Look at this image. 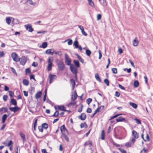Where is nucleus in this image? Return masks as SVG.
Instances as JSON below:
<instances>
[{
	"label": "nucleus",
	"instance_id": "f257e3e1",
	"mask_svg": "<svg viewBox=\"0 0 153 153\" xmlns=\"http://www.w3.org/2000/svg\"><path fill=\"white\" fill-rule=\"evenodd\" d=\"M60 130L61 131L62 134L65 140L67 142L69 141V140L68 136L66 134L67 133L69 134V132L65 127L64 125L61 126L60 128Z\"/></svg>",
	"mask_w": 153,
	"mask_h": 153
},
{
	"label": "nucleus",
	"instance_id": "f03ea898",
	"mask_svg": "<svg viewBox=\"0 0 153 153\" xmlns=\"http://www.w3.org/2000/svg\"><path fill=\"white\" fill-rule=\"evenodd\" d=\"M53 59L52 57H49L48 59V63L47 66V71H49L52 70V67L53 64L52 62L53 61Z\"/></svg>",
	"mask_w": 153,
	"mask_h": 153
},
{
	"label": "nucleus",
	"instance_id": "7ed1b4c3",
	"mask_svg": "<svg viewBox=\"0 0 153 153\" xmlns=\"http://www.w3.org/2000/svg\"><path fill=\"white\" fill-rule=\"evenodd\" d=\"M132 135L133 137L131 139V141L134 143L136 140V139L138 138L139 137V135L136 131L133 130L131 132Z\"/></svg>",
	"mask_w": 153,
	"mask_h": 153
},
{
	"label": "nucleus",
	"instance_id": "20e7f679",
	"mask_svg": "<svg viewBox=\"0 0 153 153\" xmlns=\"http://www.w3.org/2000/svg\"><path fill=\"white\" fill-rule=\"evenodd\" d=\"M57 65L59 71H62L65 68V65L63 62L61 61H59L57 62Z\"/></svg>",
	"mask_w": 153,
	"mask_h": 153
},
{
	"label": "nucleus",
	"instance_id": "39448f33",
	"mask_svg": "<svg viewBox=\"0 0 153 153\" xmlns=\"http://www.w3.org/2000/svg\"><path fill=\"white\" fill-rule=\"evenodd\" d=\"M11 57L13 61L16 62L20 61V59H19V56L16 53H12Z\"/></svg>",
	"mask_w": 153,
	"mask_h": 153
},
{
	"label": "nucleus",
	"instance_id": "423d86ee",
	"mask_svg": "<svg viewBox=\"0 0 153 153\" xmlns=\"http://www.w3.org/2000/svg\"><path fill=\"white\" fill-rule=\"evenodd\" d=\"M65 62L66 64L68 65L71 66V65H73L72 64H71V59L68 58L66 53L65 54Z\"/></svg>",
	"mask_w": 153,
	"mask_h": 153
},
{
	"label": "nucleus",
	"instance_id": "0eeeda50",
	"mask_svg": "<svg viewBox=\"0 0 153 153\" xmlns=\"http://www.w3.org/2000/svg\"><path fill=\"white\" fill-rule=\"evenodd\" d=\"M19 59H20V61L21 64L22 65H25L27 62V58L25 56H22L21 58H19Z\"/></svg>",
	"mask_w": 153,
	"mask_h": 153
},
{
	"label": "nucleus",
	"instance_id": "6e6552de",
	"mask_svg": "<svg viewBox=\"0 0 153 153\" xmlns=\"http://www.w3.org/2000/svg\"><path fill=\"white\" fill-rule=\"evenodd\" d=\"M70 69L71 71L74 74H77V68L73 65H71Z\"/></svg>",
	"mask_w": 153,
	"mask_h": 153
},
{
	"label": "nucleus",
	"instance_id": "1a4fd4ad",
	"mask_svg": "<svg viewBox=\"0 0 153 153\" xmlns=\"http://www.w3.org/2000/svg\"><path fill=\"white\" fill-rule=\"evenodd\" d=\"M25 27H26L27 30L29 32H31L33 30V29L32 28V26L30 24H28L27 25H25Z\"/></svg>",
	"mask_w": 153,
	"mask_h": 153
},
{
	"label": "nucleus",
	"instance_id": "9d476101",
	"mask_svg": "<svg viewBox=\"0 0 153 153\" xmlns=\"http://www.w3.org/2000/svg\"><path fill=\"white\" fill-rule=\"evenodd\" d=\"M9 109L11 111L15 113L19 110L20 108L18 106H16L14 107H10Z\"/></svg>",
	"mask_w": 153,
	"mask_h": 153
},
{
	"label": "nucleus",
	"instance_id": "9b49d317",
	"mask_svg": "<svg viewBox=\"0 0 153 153\" xmlns=\"http://www.w3.org/2000/svg\"><path fill=\"white\" fill-rule=\"evenodd\" d=\"M77 95L76 91H75L73 93V95L71 97V100L72 101H74L77 98Z\"/></svg>",
	"mask_w": 153,
	"mask_h": 153
},
{
	"label": "nucleus",
	"instance_id": "f8f14e48",
	"mask_svg": "<svg viewBox=\"0 0 153 153\" xmlns=\"http://www.w3.org/2000/svg\"><path fill=\"white\" fill-rule=\"evenodd\" d=\"M54 51L52 49H48L46 50L45 53L47 54L53 55L54 53Z\"/></svg>",
	"mask_w": 153,
	"mask_h": 153
},
{
	"label": "nucleus",
	"instance_id": "ddd939ff",
	"mask_svg": "<svg viewBox=\"0 0 153 153\" xmlns=\"http://www.w3.org/2000/svg\"><path fill=\"white\" fill-rule=\"evenodd\" d=\"M104 106L101 105L100 106L98 107L97 109L94 112L96 113L98 112H100L104 109Z\"/></svg>",
	"mask_w": 153,
	"mask_h": 153
},
{
	"label": "nucleus",
	"instance_id": "4468645a",
	"mask_svg": "<svg viewBox=\"0 0 153 153\" xmlns=\"http://www.w3.org/2000/svg\"><path fill=\"white\" fill-rule=\"evenodd\" d=\"M78 118L82 120H84L86 118V114L84 113H82Z\"/></svg>",
	"mask_w": 153,
	"mask_h": 153
},
{
	"label": "nucleus",
	"instance_id": "2eb2a0df",
	"mask_svg": "<svg viewBox=\"0 0 153 153\" xmlns=\"http://www.w3.org/2000/svg\"><path fill=\"white\" fill-rule=\"evenodd\" d=\"M56 77V76L55 75H53L52 74H50L49 75V77L50 79V80H49V83H51V82H52L53 81V79H55L54 77Z\"/></svg>",
	"mask_w": 153,
	"mask_h": 153
},
{
	"label": "nucleus",
	"instance_id": "dca6fc26",
	"mask_svg": "<svg viewBox=\"0 0 153 153\" xmlns=\"http://www.w3.org/2000/svg\"><path fill=\"white\" fill-rule=\"evenodd\" d=\"M84 146H86L89 145V147L92 146V142L91 140H88L84 144Z\"/></svg>",
	"mask_w": 153,
	"mask_h": 153
},
{
	"label": "nucleus",
	"instance_id": "f3484780",
	"mask_svg": "<svg viewBox=\"0 0 153 153\" xmlns=\"http://www.w3.org/2000/svg\"><path fill=\"white\" fill-rule=\"evenodd\" d=\"M132 42L133 46H136L138 45L139 42L137 39V37H136L135 38Z\"/></svg>",
	"mask_w": 153,
	"mask_h": 153
},
{
	"label": "nucleus",
	"instance_id": "a211bd4d",
	"mask_svg": "<svg viewBox=\"0 0 153 153\" xmlns=\"http://www.w3.org/2000/svg\"><path fill=\"white\" fill-rule=\"evenodd\" d=\"M42 92L41 91L38 92L35 94V97L36 99L40 98L42 95Z\"/></svg>",
	"mask_w": 153,
	"mask_h": 153
},
{
	"label": "nucleus",
	"instance_id": "6ab92c4d",
	"mask_svg": "<svg viewBox=\"0 0 153 153\" xmlns=\"http://www.w3.org/2000/svg\"><path fill=\"white\" fill-rule=\"evenodd\" d=\"M70 83L72 84V89L73 90L74 89V88L75 87L76 83L75 80L74 79H71L70 80Z\"/></svg>",
	"mask_w": 153,
	"mask_h": 153
},
{
	"label": "nucleus",
	"instance_id": "aec40b11",
	"mask_svg": "<svg viewBox=\"0 0 153 153\" xmlns=\"http://www.w3.org/2000/svg\"><path fill=\"white\" fill-rule=\"evenodd\" d=\"M19 134L23 141H25L26 140L25 135L24 133L20 132H19Z\"/></svg>",
	"mask_w": 153,
	"mask_h": 153
},
{
	"label": "nucleus",
	"instance_id": "412c9836",
	"mask_svg": "<svg viewBox=\"0 0 153 153\" xmlns=\"http://www.w3.org/2000/svg\"><path fill=\"white\" fill-rule=\"evenodd\" d=\"M8 116L6 114H4L2 117V122L3 123H5L7 118L8 117Z\"/></svg>",
	"mask_w": 153,
	"mask_h": 153
},
{
	"label": "nucleus",
	"instance_id": "4be33fe9",
	"mask_svg": "<svg viewBox=\"0 0 153 153\" xmlns=\"http://www.w3.org/2000/svg\"><path fill=\"white\" fill-rule=\"evenodd\" d=\"M116 120L117 122L125 121L126 120L125 118H123L122 117H119Z\"/></svg>",
	"mask_w": 153,
	"mask_h": 153
},
{
	"label": "nucleus",
	"instance_id": "5701e85b",
	"mask_svg": "<svg viewBox=\"0 0 153 153\" xmlns=\"http://www.w3.org/2000/svg\"><path fill=\"white\" fill-rule=\"evenodd\" d=\"M7 109L5 107H2L0 108V112L5 113L7 112Z\"/></svg>",
	"mask_w": 153,
	"mask_h": 153
},
{
	"label": "nucleus",
	"instance_id": "b1692460",
	"mask_svg": "<svg viewBox=\"0 0 153 153\" xmlns=\"http://www.w3.org/2000/svg\"><path fill=\"white\" fill-rule=\"evenodd\" d=\"M95 77L96 79L99 82H101V79H100V76L98 74L96 73L95 75Z\"/></svg>",
	"mask_w": 153,
	"mask_h": 153
},
{
	"label": "nucleus",
	"instance_id": "393cba45",
	"mask_svg": "<svg viewBox=\"0 0 153 153\" xmlns=\"http://www.w3.org/2000/svg\"><path fill=\"white\" fill-rule=\"evenodd\" d=\"M58 108L61 110L66 111V108L64 105H58Z\"/></svg>",
	"mask_w": 153,
	"mask_h": 153
},
{
	"label": "nucleus",
	"instance_id": "a878e982",
	"mask_svg": "<svg viewBox=\"0 0 153 153\" xmlns=\"http://www.w3.org/2000/svg\"><path fill=\"white\" fill-rule=\"evenodd\" d=\"M87 1H88V4L90 6L94 8L95 7L94 3L92 0H87Z\"/></svg>",
	"mask_w": 153,
	"mask_h": 153
},
{
	"label": "nucleus",
	"instance_id": "bb28decb",
	"mask_svg": "<svg viewBox=\"0 0 153 153\" xmlns=\"http://www.w3.org/2000/svg\"><path fill=\"white\" fill-rule=\"evenodd\" d=\"M23 85L25 86H27L29 84V81L26 79H24L22 81Z\"/></svg>",
	"mask_w": 153,
	"mask_h": 153
},
{
	"label": "nucleus",
	"instance_id": "cd10ccee",
	"mask_svg": "<svg viewBox=\"0 0 153 153\" xmlns=\"http://www.w3.org/2000/svg\"><path fill=\"white\" fill-rule=\"evenodd\" d=\"M74 63L76 67L79 68L80 67V64L78 61L74 60Z\"/></svg>",
	"mask_w": 153,
	"mask_h": 153
},
{
	"label": "nucleus",
	"instance_id": "c85d7f7f",
	"mask_svg": "<svg viewBox=\"0 0 153 153\" xmlns=\"http://www.w3.org/2000/svg\"><path fill=\"white\" fill-rule=\"evenodd\" d=\"M105 137V133L104 131V130H102V131L101 133V139L102 140H104Z\"/></svg>",
	"mask_w": 153,
	"mask_h": 153
},
{
	"label": "nucleus",
	"instance_id": "c756f323",
	"mask_svg": "<svg viewBox=\"0 0 153 153\" xmlns=\"http://www.w3.org/2000/svg\"><path fill=\"white\" fill-rule=\"evenodd\" d=\"M11 102L12 104L16 106L17 105V103L16 100L14 99H12L11 100Z\"/></svg>",
	"mask_w": 153,
	"mask_h": 153
},
{
	"label": "nucleus",
	"instance_id": "7c9ffc66",
	"mask_svg": "<svg viewBox=\"0 0 153 153\" xmlns=\"http://www.w3.org/2000/svg\"><path fill=\"white\" fill-rule=\"evenodd\" d=\"M130 105L132 107L134 108H136L137 107V105L134 103L132 102H130L129 103Z\"/></svg>",
	"mask_w": 153,
	"mask_h": 153
},
{
	"label": "nucleus",
	"instance_id": "2f4dec72",
	"mask_svg": "<svg viewBox=\"0 0 153 153\" xmlns=\"http://www.w3.org/2000/svg\"><path fill=\"white\" fill-rule=\"evenodd\" d=\"M139 85V83L137 80L135 81L134 83V87L137 88L138 86Z\"/></svg>",
	"mask_w": 153,
	"mask_h": 153
},
{
	"label": "nucleus",
	"instance_id": "473e14b6",
	"mask_svg": "<svg viewBox=\"0 0 153 153\" xmlns=\"http://www.w3.org/2000/svg\"><path fill=\"white\" fill-rule=\"evenodd\" d=\"M73 45L75 46V47L77 48L79 47L78 42L77 40L75 41Z\"/></svg>",
	"mask_w": 153,
	"mask_h": 153
},
{
	"label": "nucleus",
	"instance_id": "72a5a7b5",
	"mask_svg": "<svg viewBox=\"0 0 153 153\" xmlns=\"http://www.w3.org/2000/svg\"><path fill=\"white\" fill-rule=\"evenodd\" d=\"M6 22L8 25H10L11 23V20L10 17H8L6 18Z\"/></svg>",
	"mask_w": 153,
	"mask_h": 153
},
{
	"label": "nucleus",
	"instance_id": "f704fd0d",
	"mask_svg": "<svg viewBox=\"0 0 153 153\" xmlns=\"http://www.w3.org/2000/svg\"><path fill=\"white\" fill-rule=\"evenodd\" d=\"M42 126L43 127V128H44L45 129H47L48 128V125L46 123H43Z\"/></svg>",
	"mask_w": 153,
	"mask_h": 153
},
{
	"label": "nucleus",
	"instance_id": "c9c22d12",
	"mask_svg": "<svg viewBox=\"0 0 153 153\" xmlns=\"http://www.w3.org/2000/svg\"><path fill=\"white\" fill-rule=\"evenodd\" d=\"M59 111H56L53 114L52 116V117H56L59 116Z\"/></svg>",
	"mask_w": 153,
	"mask_h": 153
},
{
	"label": "nucleus",
	"instance_id": "e433bc0d",
	"mask_svg": "<svg viewBox=\"0 0 153 153\" xmlns=\"http://www.w3.org/2000/svg\"><path fill=\"white\" fill-rule=\"evenodd\" d=\"M111 71L112 73L114 74H117V69L116 68H112Z\"/></svg>",
	"mask_w": 153,
	"mask_h": 153
},
{
	"label": "nucleus",
	"instance_id": "4c0bfd02",
	"mask_svg": "<svg viewBox=\"0 0 153 153\" xmlns=\"http://www.w3.org/2000/svg\"><path fill=\"white\" fill-rule=\"evenodd\" d=\"M85 53L88 56H90L91 53V52L89 50L87 49L86 50Z\"/></svg>",
	"mask_w": 153,
	"mask_h": 153
},
{
	"label": "nucleus",
	"instance_id": "58836bf2",
	"mask_svg": "<svg viewBox=\"0 0 153 153\" xmlns=\"http://www.w3.org/2000/svg\"><path fill=\"white\" fill-rule=\"evenodd\" d=\"M121 115L120 114H117L113 116H112V117H111L109 119V120H112L114 118H116L118 116L120 115Z\"/></svg>",
	"mask_w": 153,
	"mask_h": 153
},
{
	"label": "nucleus",
	"instance_id": "ea45409f",
	"mask_svg": "<svg viewBox=\"0 0 153 153\" xmlns=\"http://www.w3.org/2000/svg\"><path fill=\"white\" fill-rule=\"evenodd\" d=\"M38 129L39 131L40 132L42 133L43 132V128L42 127V125L41 126H38Z\"/></svg>",
	"mask_w": 153,
	"mask_h": 153
},
{
	"label": "nucleus",
	"instance_id": "a19ab883",
	"mask_svg": "<svg viewBox=\"0 0 153 153\" xmlns=\"http://www.w3.org/2000/svg\"><path fill=\"white\" fill-rule=\"evenodd\" d=\"M10 69L14 74H15L16 76L17 75V73L15 70L13 68H10Z\"/></svg>",
	"mask_w": 153,
	"mask_h": 153
},
{
	"label": "nucleus",
	"instance_id": "79ce46f5",
	"mask_svg": "<svg viewBox=\"0 0 153 153\" xmlns=\"http://www.w3.org/2000/svg\"><path fill=\"white\" fill-rule=\"evenodd\" d=\"M92 99L90 98H88L86 100V102L89 105L90 103L92 101Z\"/></svg>",
	"mask_w": 153,
	"mask_h": 153
},
{
	"label": "nucleus",
	"instance_id": "37998d69",
	"mask_svg": "<svg viewBox=\"0 0 153 153\" xmlns=\"http://www.w3.org/2000/svg\"><path fill=\"white\" fill-rule=\"evenodd\" d=\"M104 82L105 83L107 86H109V82L108 80L107 79H105L104 80Z\"/></svg>",
	"mask_w": 153,
	"mask_h": 153
},
{
	"label": "nucleus",
	"instance_id": "c03bdc74",
	"mask_svg": "<svg viewBox=\"0 0 153 153\" xmlns=\"http://www.w3.org/2000/svg\"><path fill=\"white\" fill-rule=\"evenodd\" d=\"M125 146L127 147H130L131 145V142H128L126 143H125Z\"/></svg>",
	"mask_w": 153,
	"mask_h": 153
},
{
	"label": "nucleus",
	"instance_id": "a18cd8bd",
	"mask_svg": "<svg viewBox=\"0 0 153 153\" xmlns=\"http://www.w3.org/2000/svg\"><path fill=\"white\" fill-rule=\"evenodd\" d=\"M134 120L136 121V123L138 124H141V121L137 118H135L134 119Z\"/></svg>",
	"mask_w": 153,
	"mask_h": 153
},
{
	"label": "nucleus",
	"instance_id": "49530a36",
	"mask_svg": "<svg viewBox=\"0 0 153 153\" xmlns=\"http://www.w3.org/2000/svg\"><path fill=\"white\" fill-rule=\"evenodd\" d=\"M150 140V138L149 136V135L147 133L146 134V140H144V141L145 142L147 141H149Z\"/></svg>",
	"mask_w": 153,
	"mask_h": 153
},
{
	"label": "nucleus",
	"instance_id": "de8ad7c7",
	"mask_svg": "<svg viewBox=\"0 0 153 153\" xmlns=\"http://www.w3.org/2000/svg\"><path fill=\"white\" fill-rule=\"evenodd\" d=\"M118 149L121 153H127L126 151L123 149L119 148H118Z\"/></svg>",
	"mask_w": 153,
	"mask_h": 153
},
{
	"label": "nucleus",
	"instance_id": "09e8293b",
	"mask_svg": "<svg viewBox=\"0 0 153 153\" xmlns=\"http://www.w3.org/2000/svg\"><path fill=\"white\" fill-rule=\"evenodd\" d=\"M42 48H45L47 47V42H43L42 44Z\"/></svg>",
	"mask_w": 153,
	"mask_h": 153
},
{
	"label": "nucleus",
	"instance_id": "8fccbe9b",
	"mask_svg": "<svg viewBox=\"0 0 153 153\" xmlns=\"http://www.w3.org/2000/svg\"><path fill=\"white\" fill-rule=\"evenodd\" d=\"M8 96L7 95H4L3 96V99L6 102L7 101Z\"/></svg>",
	"mask_w": 153,
	"mask_h": 153
},
{
	"label": "nucleus",
	"instance_id": "3c124183",
	"mask_svg": "<svg viewBox=\"0 0 153 153\" xmlns=\"http://www.w3.org/2000/svg\"><path fill=\"white\" fill-rule=\"evenodd\" d=\"M76 104V102H71L70 103H69L68 105V106L69 107L71 106H74Z\"/></svg>",
	"mask_w": 153,
	"mask_h": 153
},
{
	"label": "nucleus",
	"instance_id": "603ef678",
	"mask_svg": "<svg viewBox=\"0 0 153 153\" xmlns=\"http://www.w3.org/2000/svg\"><path fill=\"white\" fill-rule=\"evenodd\" d=\"M77 57L79 60L82 63H84V61L81 58V57L79 55H77Z\"/></svg>",
	"mask_w": 153,
	"mask_h": 153
},
{
	"label": "nucleus",
	"instance_id": "864d4df0",
	"mask_svg": "<svg viewBox=\"0 0 153 153\" xmlns=\"http://www.w3.org/2000/svg\"><path fill=\"white\" fill-rule=\"evenodd\" d=\"M68 41V44L69 45H71L72 44V40L71 39H69L67 40Z\"/></svg>",
	"mask_w": 153,
	"mask_h": 153
},
{
	"label": "nucleus",
	"instance_id": "5fc2aeb1",
	"mask_svg": "<svg viewBox=\"0 0 153 153\" xmlns=\"http://www.w3.org/2000/svg\"><path fill=\"white\" fill-rule=\"evenodd\" d=\"M147 149L145 148H143V149L142 150L140 153H146Z\"/></svg>",
	"mask_w": 153,
	"mask_h": 153
},
{
	"label": "nucleus",
	"instance_id": "6e6d98bb",
	"mask_svg": "<svg viewBox=\"0 0 153 153\" xmlns=\"http://www.w3.org/2000/svg\"><path fill=\"white\" fill-rule=\"evenodd\" d=\"M30 72V68H27L25 70V73L26 74L27 73H29Z\"/></svg>",
	"mask_w": 153,
	"mask_h": 153
},
{
	"label": "nucleus",
	"instance_id": "4d7b16f0",
	"mask_svg": "<svg viewBox=\"0 0 153 153\" xmlns=\"http://www.w3.org/2000/svg\"><path fill=\"white\" fill-rule=\"evenodd\" d=\"M83 107V105H81V107L80 108H78V111L79 112V113H80L82 111V108Z\"/></svg>",
	"mask_w": 153,
	"mask_h": 153
},
{
	"label": "nucleus",
	"instance_id": "13d9d810",
	"mask_svg": "<svg viewBox=\"0 0 153 153\" xmlns=\"http://www.w3.org/2000/svg\"><path fill=\"white\" fill-rule=\"evenodd\" d=\"M98 51H99V59H100L101 58L102 56V53H101V51L100 50H99Z\"/></svg>",
	"mask_w": 153,
	"mask_h": 153
},
{
	"label": "nucleus",
	"instance_id": "bf43d9fd",
	"mask_svg": "<svg viewBox=\"0 0 153 153\" xmlns=\"http://www.w3.org/2000/svg\"><path fill=\"white\" fill-rule=\"evenodd\" d=\"M9 95L11 97H12L14 95V93L12 91H9Z\"/></svg>",
	"mask_w": 153,
	"mask_h": 153
},
{
	"label": "nucleus",
	"instance_id": "052dcab7",
	"mask_svg": "<svg viewBox=\"0 0 153 153\" xmlns=\"http://www.w3.org/2000/svg\"><path fill=\"white\" fill-rule=\"evenodd\" d=\"M86 112L88 113H91L92 112V110L91 108H88L87 109Z\"/></svg>",
	"mask_w": 153,
	"mask_h": 153
},
{
	"label": "nucleus",
	"instance_id": "680f3d73",
	"mask_svg": "<svg viewBox=\"0 0 153 153\" xmlns=\"http://www.w3.org/2000/svg\"><path fill=\"white\" fill-rule=\"evenodd\" d=\"M32 66L34 67H37L38 65L37 63L35 62H33L32 65Z\"/></svg>",
	"mask_w": 153,
	"mask_h": 153
},
{
	"label": "nucleus",
	"instance_id": "e2e57ef3",
	"mask_svg": "<svg viewBox=\"0 0 153 153\" xmlns=\"http://www.w3.org/2000/svg\"><path fill=\"white\" fill-rule=\"evenodd\" d=\"M30 79H33L34 80L36 81V79L34 78V76L32 74L30 75Z\"/></svg>",
	"mask_w": 153,
	"mask_h": 153
},
{
	"label": "nucleus",
	"instance_id": "0e129e2a",
	"mask_svg": "<svg viewBox=\"0 0 153 153\" xmlns=\"http://www.w3.org/2000/svg\"><path fill=\"white\" fill-rule=\"evenodd\" d=\"M86 125L87 126L86 123H82L80 125V127L81 128H82L85 127V125Z\"/></svg>",
	"mask_w": 153,
	"mask_h": 153
},
{
	"label": "nucleus",
	"instance_id": "69168bd1",
	"mask_svg": "<svg viewBox=\"0 0 153 153\" xmlns=\"http://www.w3.org/2000/svg\"><path fill=\"white\" fill-rule=\"evenodd\" d=\"M24 95L25 97H27L28 95V92L25 91H23Z\"/></svg>",
	"mask_w": 153,
	"mask_h": 153
},
{
	"label": "nucleus",
	"instance_id": "338daca9",
	"mask_svg": "<svg viewBox=\"0 0 153 153\" xmlns=\"http://www.w3.org/2000/svg\"><path fill=\"white\" fill-rule=\"evenodd\" d=\"M118 86H119V87L121 89H122V90H125V88L123 87V86H122L120 84H118Z\"/></svg>",
	"mask_w": 153,
	"mask_h": 153
},
{
	"label": "nucleus",
	"instance_id": "774afa93",
	"mask_svg": "<svg viewBox=\"0 0 153 153\" xmlns=\"http://www.w3.org/2000/svg\"><path fill=\"white\" fill-rule=\"evenodd\" d=\"M120 95V93L117 91H116L115 93V96L117 97H119Z\"/></svg>",
	"mask_w": 153,
	"mask_h": 153
}]
</instances>
